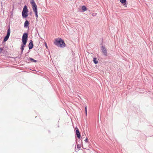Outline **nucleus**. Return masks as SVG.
I'll list each match as a JSON object with an SVG mask.
<instances>
[{"instance_id": "obj_7", "label": "nucleus", "mask_w": 153, "mask_h": 153, "mask_svg": "<svg viewBox=\"0 0 153 153\" xmlns=\"http://www.w3.org/2000/svg\"><path fill=\"white\" fill-rule=\"evenodd\" d=\"M33 44L32 40H30L28 45V47L29 50L32 49L33 47Z\"/></svg>"}, {"instance_id": "obj_4", "label": "nucleus", "mask_w": 153, "mask_h": 153, "mask_svg": "<svg viewBox=\"0 0 153 153\" xmlns=\"http://www.w3.org/2000/svg\"><path fill=\"white\" fill-rule=\"evenodd\" d=\"M10 28L9 27V28L7 30V34L6 36H5V37L4 38L3 41L4 42H5L8 39H9L10 34Z\"/></svg>"}, {"instance_id": "obj_8", "label": "nucleus", "mask_w": 153, "mask_h": 153, "mask_svg": "<svg viewBox=\"0 0 153 153\" xmlns=\"http://www.w3.org/2000/svg\"><path fill=\"white\" fill-rule=\"evenodd\" d=\"M29 22L27 20H26L24 24V27L25 28H29Z\"/></svg>"}, {"instance_id": "obj_5", "label": "nucleus", "mask_w": 153, "mask_h": 153, "mask_svg": "<svg viewBox=\"0 0 153 153\" xmlns=\"http://www.w3.org/2000/svg\"><path fill=\"white\" fill-rule=\"evenodd\" d=\"M22 43L21 45V47L20 48V49L21 51V54H22L23 52V51L25 47L27 42H22Z\"/></svg>"}, {"instance_id": "obj_20", "label": "nucleus", "mask_w": 153, "mask_h": 153, "mask_svg": "<svg viewBox=\"0 0 153 153\" xmlns=\"http://www.w3.org/2000/svg\"><path fill=\"white\" fill-rule=\"evenodd\" d=\"M88 138H86L85 139V142L87 143V142H88Z\"/></svg>"}, {"instance_id": "obj_11", "label": "nucleus", "mask_w": 153, "mask_h": 153, "mask_svg": "<svg viewBox=\"0 0 153 153\" xmlns=\"http://www.w3.org/2000/svg\"><path fill=\"white\" fill-rule=\"evenodd\" d=\"M120 2L125 6L127 7L126 0H120Z\"/></svg>"}, {"instance_id": "obj_16", "label": "nucleus", "mask_w": 153, "mask_h": 153, "mask_svg": "<svg viewBox=\"0 0 153 153\" xmlns=\"http://www.w3.org/2000/svg\"><path fill=\"white\" fill-rule=\"evenodd\" d=\"M35 14V15L36 17V19L37 20L38 18V14H37V11L34 12Z\"/></svg>"}, {"instance_id": "obj_3", "label": "nucleus", "mask_w": 153, "mask_h": 153, "mask_svg": "<svg viewBox=\"0 0 153 153\" xmlns=\"http://www.w3.org/2000/svg\"><path fill=\"white\" fill-rule=\"evenodd\" d=\"M28 34L27 33H24L22 37V42H27L28 39Z\"/></svg>"}, {"instance_id": "obj_21", "label": "nucleus", "mask_w": 153, "mask_h": 153, "mask_svg": "<svg viewBox=\"0 0 153 153\" xmlns=\"http://www.w3.org/2000/svg\"><path fill=\"white\" fill-rule=\"evenodd\" d=\"M45 46H46V48H47L48 47V46L47 45V44L46 43H45Z\"/></svg>"}, {"instance_id": "obj_18", "label": "nucleus", "mask_w": 153, "mask_h": 153, "mask_svg": "<svg viewBox=\"0 0 153 153\" xmlns=\"http://www.w3.org/2000/svg\"><path fill=\"white\" fill-rule=\"evenodd\" d=\"M77 148L78 149H80V148H81V146L79 144H78L77 145Z\"/></svg>"}, {"instance_id": "obj_17", "label": "nucleus", "mask_w": 153, "mask_h": 153, "mask_svg": "<svg viewBox=\"0 0 153 153\" xmlns=\"http://www.w3.org/2000/svg\"><path fill=\"white\" fill-rule=\"evenodd\" d=\"M85 112L86 113V115H87V106H86L85 107Z\"/></svg>"}, {"instance_id": "obj_9", "label": "nucleus", "mask_w": 153, "mask_h": 153, "mask_svg": "<svg viewBox=\"0 0 153 153\" xmlns=\"http://www.w3.org/2000/svg\"><path fill=\"white\" fill-rule=\"evenodd\" d=\"M76 133L77 136V137L78 138H80L81 137L80 134L79 132V130L78 129H77L76 131Z\"/></svg>"}, {"instance_id": "obj_6", "label": "nucleus", "mask_w": 153, "mask_h": 153, "mask_svg": "<svg viewBox=\"0 0 153 153\" xmlns=\"http://www.w3.org/2000/svg\"><path fill=\"white\" fill-rule=\"evenodd\" d=\"M101 49L102 52L105 56H107V51L105 48L103 46H102Z\"/></svg>"}, {"instance_id": "obj_14", "label": "nucleus", "mask_w": 153, "mask_h": 153, "mask_svg": "<svg viewBox=\"0 0 153 153\" xmlns=\"http://www.w3.org/2000/svg\"><path fill=\"white\" fill-rule=\"evenodd\" d=\"M82 9L83 11H85L87 10V8L85 6H82Z\"/></svg>"}, {"instance_id": "obj_13", "label": "nucleus", "mask_w": 153, "mask_h": 153, "mask_svg": "<svg viewBox=\"0 0 153 153\" xmlns=\"http://www.w3.org/2000/svg\"><path fill=\"white\" fill-rule=\"evenodd\" d=\"M93 61L95 64H96L98 63V61L97 60V58L96 57L93 58Z\"/></svg>"}, {"instance_id": "obj_10", "label": "nucleus", "mask_w": 153, "mask_h": 153, "mask_svg": "<svg viewBox=\"0 0 153 153\" xmlns=\"http://www.w3.org/2000/svg\"><path fill=\"white\" fill-rule=\"evenodd\" d=\"M32 6L34 12L37 11V7L36 4H34Z\"/></svg>"}, {"instance_id": "obj_1", "label": "nucleus", "mask_w": 153, "mask_h": 153, "mask_svg": "<svg viewBox=\"0 0 153 153\" xmlns=\"http://www.w3.org/2000/svg\"><path fill=\"white\" fill-rule=\"evenodd\" d=\"M54 43L57 47L60 48H64L65 46V43L61 38L55 39Z\"/></svg>"}, {"instance_id": "obj_19", "label": "nucleus", "mask_w": 153, "mask_h": 153, "mask_svg": "<svg viewBox=\"0 0 153 153\" xmlns=\"http://www.w3.org/2000/svg\"><path fill=\"white\" fill-rule=\"evenodd\" d=\"M3 49L2 48H0V54L2 52Z\"/></svg>"}, {"instance_id": "obj_12", "label": "nucleus", "mask_w": 153, "mask_h": 153, "mask_svg": "<svg viewBox=\"0 0 153 153\" xmlns=\"http://www.w3.org/2000/svg\"><path fill=\"white\" fill-rule=\"evenodd\" d=\"M27 61L28 62H30V61H32L35 62H37V60H35L33 59V58L30 57L29 58H27Z\"/></svg>"}, {"instance_id": "obj_2", "label": "nucleus", "mask_w": 153, "mask_h": 153, "mask_svg": "<svg viewBox=\"0 0 153 153\" xmlns=\"http://www.w3.org/2000/svg\"><path fill=\"white\" fill-rule=\"evenodd\" d=\"M28 10L27 9V7L26 5H25L24 7L22 12V15L23 18H26L28 16Z\"/></svg>"}, {"instance_id": "obj_15", "label": "nucleus", "mask_w": 153, "mask_h": 153, "mask_svg": "<svg viewBox=\"0 0 153 153\" xmlns=\"http://www.w3.org/2000/svg\"><path fill=\"white\" fill-rule=\"evenodd\" d=\"M30 3L31 4L32 6L36 4L33 0H32L30 1Z\"/></svg>"}]
</instances>
